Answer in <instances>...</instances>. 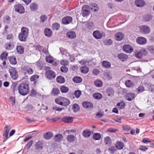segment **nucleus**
<instances>
[{
  "instance_id": "c85d7f7f",
  "label": "nucleus",
  "mask_w": 154,
  "mask_h": 154,
  "mask_svg": "<svg viewBox=\"0 0 154 154\" xmlns=\"http://www.w3.org/2000/svg\"><path fill=\"white\" fill-rule=\"evenodd\" d=\"M91 134V131L88 129L84 130L82 133V135L85 137H89Z\"/></svg>"
},
{
  "instance_id": "774afa93",
  "label": "nucleus",
  "mask_w": 154,
  "mask_h": 154,
  "mask_svg": "<svg viewBox=\"0 0 154 154\" xmlns=\"http://www.w3.org/2000/svg\"><path fill=\"white\" fill-rule=\"evenodd\" d=\"M124 130L126 131H128L131 129L130 127L128 125H125L123 127Z\"/></svg>"
},
{
  "instance_id": "a18cd8bd",
  "label": "nucleus",
  "mask_w": 154,
  "mask_h": 154,
  "mask_svg": "<svg viewBox=\"0 0 154 154\" xmlns=\"http://www.w3.org/2000/svg\"><path fill=\"white\" fill-rule=\"evenodd\" d=\"M125 84L128 87H131L134 86V83L130 80H128L126 81Z\"/></svg>"
},
{
  "instance_id": "6e6d98bb",
  "label": "nucleus",
  "mask_w": 154,
  "mask_h": 154,
  "mask_svg": "<svg viewBox=\"0 0 154 154\" xmlns=\"http://www.w3.org/2000/svg\"><path fill=\"white\" fill-rule=\"evenodd\" d=\"M60 64L63 65H68L69 64V61L65 59L61 60L60 61Z\"/></svg>"
},
{
  "instance_id": "cd10ccee",
  "label": "nucleus",
  "mask_w": 154,
  "mask_h": 154,
  "mask_svg": "<svg viewBox=\"0 0 154 154\" xmlns=\"http://www.w3.org/2000/svg\"><path fill=\"white\" fill-rule=\"evenodd\" d=\"M44 33L45 35L48 37H50L52 34L51 30L49 28H46L44 30Z\"/></svg>"
},
{
  "instance_id": "c03bdc74",
  "label": "nucleus",
  "mask_w": 154,
  "mask_h": 154,
  "mask_svg": "<svg viewBox=\"0 0 154 154\" xmlns=\"http://www.w3.org/2000/svg\"><path fill=\"white\" fill-rule=\"evenodd\" d=\"M108 150L110 153L112 154L117 151V149L115 146H111L109 148Z\"/></svg>"
},
{
  "instance_id": "9b49d317",
  "label": "nucleus",
  "mask_w": 154,
  "mask_h": 154,
  "mask_svg": "<svg viewBox=\"0 0 154 154\" xmlns=\"http://www.w3.org/2000/svg\"><path fill=\"white\" fill-rule=\"evenodd\" d=\"M137 42L139 45H143L146 43L147 42L146 39L144 37H139L136 39Z\"/></svg>"
},
{
  "instance_id": "6ab92c4d",
  "label": "nucleus",
  "mask_w": 154,
  "mask_h": 154,
  "mask_svg": "<svg viewBox=\"0 0 154 154\" xmlns=\"http://www.w3.org/2000/svg\"><path fill=\"white\" fill-rule=\"evenodd\" d=\"M124 37V35L122 32H118L117 33L115 36L116 40L117 41H120Z\"/></svg>"
},
{
  "instance_id": "5701e85b",
  "label": "nucleus",
  "mask_w": 154,
  "mask_h": 154,
  "mask_svg": "<svg viewBox=\"0 0 154 154\" xmlns=\"http://www.w3.org/2000/svg\"><path fill=\"white\" fill-rule=\"evenodd\" d=\"M63 121L66 123H69L72 122L73 121V118L72 117L65 116L62 119Z\"/></svg>"
},
{
  "instance_id": "ddd939ff",
  "label": "nucleus",
  "mask_w": 154,
  "mask_h": 154,
  "mask_svg": "<svg viewBox=\"0 0 154 154\" xmlns=\"http://www.w3.org/2000/svg\"><path fill=\"white\" fill-rule=\"evenodd\" d=\"M135 94L132 93L127 94L125 96V99L128 101L132 100L135 97Z\"/></svg>"
},
{
  "instance_id": "37998d69",
  "label": "nucleus",
  "mask_w": 154,
  "mask_h": 154,
  "mask_svg": "<svg viewBox=\"0 0 154 154\" xmlns=\"http://www.w3.org/2000/svg\"><path fill=\"white\" fill-rule=\"evenodd\" d=\"M104 141L106 145L110 144L111 143V140L109 137H106L104 138Z\"/></svg>"
},
{
  "instance_id": "603ef678",
  "label": "nucleus",
  "mask_w": 154,
  "mask_h": 154,
  "mask_svg": "<svg viewBox=\"0 0 154 154\" xmlns=\"http://www.w3.org/2000/svg\"><path fill=\"white\" fill-rule=\"evenodd\" d=\"M43 144L41 142L37 143L35 145V148L37 149H42L43 147Z\"/></svg>"
},
{
  "instance_id": "f8f14e48",
  "label": "nucleus",
  "mask_w": 154,
  "mask_h": 154,
  "mask_svg": "<svg viewBox=\"0 0 154 154\" xmlns=\"http://www.w3.org/2000/svg\"><path fill=\"white\" fill-rule=\"evenodd\" d=\"M4 47L7 50H11L14 48V44L11 42H7L5 45Z\"/></svg>"
},
{
  "instance_id": "4c0bfd02",
  "label": "nucleus",
  "mask_w": 154,
  "mask_h": 154,
  "mask_svg": "<svg viewBox=\"0 0 154 154\" xmlns=\"http://www.w3.org/2000/svg\"><path fill=\"white\" fill-rule=\"evenodd\" d=\"M73 81L75 83H79L82 81V79L79 77H75L73 78Z\"/></svg>"
},
{
  "instance_id": "dca6fc26",
  "label": "nucleus",
  "mask_w": 154,
  "mask_h": 154,
  "mask_svg": "<svg viewBox=\"0 0 154 154\" xmlns=\"http://www.w3.org/2000/svg\"><path fill=\"white\" fill-rule=\"evenodd\" d=\"M72 21V18L69 16L64 17L62 20V22L63 24H68Z\"/></svg>"
},
{
  "instance_id": "09e8293b",
  "label": "nucleus",
  "mask_w": 154,
  "mask_h": 154,
  "mask_svg": "<svg viewBox=\"0 0 154 154\" xmlns=\"http://www.w3.org/2000/svg\"><path fill=\"white\" fill-rule=\"evenodd\" d=\"M72 109L75 112H76L79 109V105L77 104H74L72 106Z\"/></svg>"
},
{
  "instance_id": "2f4dec72",
  "label": "nucleus",
  "mask_w": 154,
  "mask_h": 154,
  "mask_svg": "<svg viewBox=\"0 0 154 154\" xmlns=\"http://www.w3.org/2000/svg\"><path fill=\"white\" fill-rule=\"evenodd\" d=\"M16 49L17 52L20 54H23L24 52V49L21 45H18Z\"/></svg>"
},
{
  "instance_id": "9d476101",
  "label": "nucleus",
  "mask_w": 154,
  "mask_h": 154,
  "mask_svg": "<svg viewBox=\"0 0 154 154\" xmlns=\"http://www.w3.org/2000/svg\"><path fill=\"white\" fill-rule=\"evenodd\" d=\"M89 6L87 5L84 6L82 9L81 14L82 16L84 17H87L89 15L90 12L88 10Z\"/></svg>"
},
{
  "instance_id": "72a5a7b5",
  "label": "nucleus",
  "mask_w": 154,
  "mask_h": 154,
  "mask_svg": "<svg viewBox=\"0 0 154 154\" xmlns=\"http://www.w3.org/2000/svg\"><path fill=\"white\" fill-rule=\"evenodd\" d=\"M60 92V91L59 89L55 88L52 89L51 94L53 95L57 96L59 94Z\"/></svg>"
},
{
  "instance_id": "aec40b11",
  "label": "nucleus",
  "mask_w": 154,
  "mask_h": 154,
  "mask_svg": "<svg viewBox=\"0 0 154 154\" xmlns=\"http://www.w3.org/2000/svg\"><path fill=\"white\" fill-rule=\"evenodd\" d=\"M53 136L52 133L50 131L45 133L43 135L44 138L46 140H49L52 138Z\"/></svg>"
},
{
  "instance_id": "423d86ee",
  "label": "nucleus",
  "mask_w": 154,
  "mask_h": 154,
  "mask_svg": "<svg viewBox=\"0 0 154 154\" xmlns=\"http://www.w3.org/2000/svg\"><path fill=\"white\" fill-rule=\"evenodd\" d=\"M9 72L10 74L11 78L14 80H16L18 77L17 72L16 69L13 67L9 68Z\"/></svg>"
},
{
  "instance_id": "c9c22d12",
  "label": "nucleus",
  "mask_w": 154,
  "mask_h": 154,
  "mask_svg": "<svg viewBox=\"0 0 154 154\" xmlns=\"http://www.w3.org/2000/svg\"><path fill=\"white\" fill-rule=\"evenodd\" d=\"M93 97L97 100H99L101 99L102 97V94L100 93H95L93 94Z\"/></svg>"
},
{
  "instance_id": "7ed1b4c3",
  "label": "nucleus",
  "mask_w": 154,
  "mask_h": 154,
  "mask_svg": "<svg viewBox=\"0 0 154 154\" xmlns=\"http://www.w3.org/2000/svg\"><path fill=\"white\" fill-rule=\"evenodd\" d=\"M55 102L60 105L66 106L69 104L70 101L68 99L63 97H59L55 99Z\"/></svg>"
},
{
  "instance_id": "f704fd0d",
  "label": "nucleus",
  "mask_w": 154,
  "mask_h": 154,
  "mask_svg": "<svg viewBox=\"0 0 154 154\" xmlns=\"http://www.w3.org/2000/svg\"><path fill=\"white\" fill-rule=\"evenodd\" d=\"M30 9L33 11H35L37 10L38 8L37 4L35 3H31L30 5Z\"/></svg>"
},
{
  "instance_id": "49530a36",
  "label": "nucleus",
  "mask_w": 154,
  "mask_h": 154,
  "mask_svg": "<svg viewBox=\"0 0 154 154\" xmlns=\"http://www.w3.org/2000/svg\"><path fill=\"white\" fill-rule=\"evenodd\" d=\"M125 103L123 101H121L120 103H117L116 106L119 109H123L125 107Z\"/></svg>"
},
{
  "instance_id": "f3484780",
  "label": "nucleus",
  "mask_w": 154,
  "mask_h": 154,
  "mask_svg": "<svg viewBox=\"0 0 154 154\" xmlns=\"http://www.w3.org/2000/svg\"><path fill=\"white\" fill-rule=\"evenodd\" d=\"M115 145L116 148L118 150L122 149L124 146L123 143L121 141L117 142L115 143Z\"/></svg>"
},
{
  "instance_id": "13d9d810",
  "label": "nucleus",
  "mask_w": 154,
  "mask_h": 154,
  "mask_svg": "<svg viewBox=\"0 0 154 154\" xmlns=\"http://www.w3.org/2000/svg\"><path fill=\"white\" fill-rule=\"evenodd\" d=\"M81 94V92L80 90H76L74 93V94L76 98H79Z\"/></svg>"
},
{
  "instance_id": "8fccbe9b",
  "label": "nucleus",
  "mask_w": 154,
  "mask_h": 154,
  "mask_svg": "<svg viewBox=\"0 0 154 154\" xmlns=\"http://www.w3.org/2000/svg\"><path fill=\"white\" fill-rule=\"evenodd\" d=\"M152 18V17L150 15H145L143 18V20L146 21L148 22L151 20Z\"/></svg>"
},
{
  "instance_id": "c756f323",
  "label": "nucleus",
  "mask_w": 154,
  "mask_h": 154,
  "mask_svg": "<svg viewBox=\"0 0 154 154\" xmlns=\"http://www.w3.org/2000/svg\"><path fill=\"white\" fill-rule=\"evenodd\" d=\"M94 84L98 87H101L102 86L103 82L101 80L97 79L94 81Z\"/></svg>"
},
{
  "instance_id": "680f3d73",
  "label": "nucleus",
  "mask_w": 154,
  "mask_h": 154,
  "mask_svg": "<svg viewBox=\"0 0 154 154\" xmlns=\"http://www.w3.org/2000/svg\"><path fill=\"white\" fill-rule=\"evenodd\" d=\"M100 72V71L99 69H95L93 70V74L94 75H98Z\"/></svg>"
},
{
  "instance_id": "864d4df0",
  "label": "nucleus",
  "mask_w": 154,
  "mask_h": 154,
  "mask_svg": "<svg viewBox=\"0 0 154 154\" xmlns=\"http://www.w3.org/2000/svg\"><path fill=\"white\" fill-rule=\"evenodd\" d=\"M60 27V25L57 23H55L53 24L52 29L54 30H57Z\"/></svg>"
},
{
  "instance_id": "5fc2aeb1",
  "label": "nucleus",
  "mask_w": 154,
  "mask_h": 154,
  "mask_svg": "<svg viewBox=\"0 0 154 154\" xmlns=\"http://www.w3.org/2000/svg\"><path fill=\"white\" fill-rule=\"evenodd\" d=\"M41 22L42 23L46 21L47 19V17L44 15H41L40 17Z\"/></svg>"
},
{
  "instance_id": "4468645a",
  "label": "nucleus",
  "mask_w": 154,
  "mask_h": 154,
  "mask_svg": "<svg viewBox=\"0 0 154 154\" xmlns=\"http://www.w3.org/2000/svg\"><path fill=\"white\" fill-rule=\"evenodd\" d=\"M124 51L127 53H131L133 51V50L131 46L129 45H125L123 47Z\"/></svg>"
},
{
  "instance_id": "473e14b6",
  "label": "nucleus",
  "mask_w": 154,
  "mask_h": 154,
  "mask_svg": "<svg viewBox=\"0 0 154 154\" xmlns=\"http://www.w3.org/2000/svg\"><path fill=\"white\" fill-rule=\"evenodd\" d=\"M102 66L106 68H109L111 66L110 63L108 61L104 60L102 62Z\"/></svg>"
},
{
  "instance_id": "f257e3e1",
  "label": "nucleus",
  "mask_w": 154,
  "mask_h": 154,
  "mask_svg": "<svg viewBox=\"0 0 154 154\" xmlns=\"http://www.w3.org/2000/svg\"><path fill=\"white\" fill-rule=\"evenodd\" d=\"M18 90L19 93L22 95L25 96L29 92V85L25 83H22L18 85Z\"/></svg>"
},
{
  "instance_id": "4d7b16f0",
  "label": "nucleus",
  "mask_w": 154,
  "mask_h": 154,
  "mask_svg": "<svg viewBox=\"0 0 154 154\" xmlns=\"http://www.w3.org/2000/svg\"><path fill=\"white\" fill-rule=\"evenodd\" d=\"M11 129V127L10 125H6L4 128V131L3 132L8 134Z\"/></svg>"
},
{
  "instance_id": "2eb2a0df",
  "label": "nucleus",
  "mask_w": 154,
  "mask_h": 154,
  "mask_svg": "<svg viewBox=\"0 0 154 154\" xmlns=\"http://www.w3.org/2000/svg\"><path fill=\"white\" fill-rule=\"evenodd\" d=\"M82 105L86 109L92 108L93 106V104L87 101L83 102Z\"/></svg>"
},
{
  "instance_id": "338daca9",
  "label": "nucleus",
  "mask_w": 154,
  "mask_h": 154,
  "mask_svg": "<svg viewBox=\"0 0 154 154\" xmlns=\"http://www.w3.org/2000/svg\"><path fill=\"white\" fill-rule=\"evenodd\" d=\"M148 50L151 53H154V48L153 46L147 47Z\"/></svg>"
},
{
  "instance_id": "1a4fd4ad",
  "label": "nucleus",
  "mask_w": 154,
  "mask_h": 154,
  "mask_svg": "<svg viewBox=\"0 0 154 154\" xmlns=\"http://www.w3.org/2000/svg\"><path fill=\"white\" fill-rule=\"evenodd\" d=\"M139 29L141 32L146 34L149 33L150 31V28L146 25H142L140 26Z\"/></svg>"
},
{
  "instance_id": "4be33fe9",
  "label": "nucleus",
  "mask_w": 154,
  "mask_h": 154,
  "mask_svg": "<svg viewBox=\"0 0 154 154\" xmlns=\"http://www.w3.org/2000/svg\"><path fill=\"white\" fill-rule=\"evenodd\" d=\"M135 3V5L139 7H143L145 4V2L143 0H136Z\"/></svg>"
},
{
  "instance_id": "de8ad7c7",
  "label": "nucleus",
  "mask_w": 154,
  "mask_h": 154,
  "mask_svg": "<svg viewBox=\"0 0 154 154\" xmlns=\"http://www.w3.org/2000/svg\"><path fill=\"white\" fill-rule=\"evenodd\" d=\"M101 137V134L99 133H96L93 135V138L95 140H100Z\"/></svg>"
},
{
  "instance_id": "0e129e2a",
  "label": "nucleus",
  "mask_w": 154,
  "mask_h": 154,
  "mask_svg": "<svg viewBox=\"0 0 154 154\" xmlns=\"http://www.w3.org/2000/svg\"><path fill=\"white\" fill-rule=\"evenodd\" d=\"M140 53L142 55H146L147 54V51L144 48H142L140 51Z\"/></svg>"
},
{
  "instance_id": "393cba45",
  "label": "nucleus",
  "mask_w": 154,
  "mask_h": 154,
  "mask_svg": "<svg viewBox=\"0 0 154 154\" xmlns=\"http://www.w3.org/2000/svg\"><path fill=\"white\" fill-rule=\"evenodd\" d=\"M114 91L112 88L109 87L106 90V93L109 96H112L113 95Z\"/></svg>"
},
{
  "instance_id": "3c124183",
  "label": "nucleus",
  "mask_w": 154,
  "mask_h": 154,
  "mask_svg": "<svg viewBox=\"0 0 154 154\" xmlns=\"http://www.w3.org/2000/svg\"><path fill=\"white\" fill-rule=\"evenodd\" d=\"M46 61L49 63H52L54 62V59L51 56H48L46 57Z\"/></svg>"
},
{
  "instance_id": "a19ab883",
  "label": "nucleus",
  "mask_w": 154,
  "mask_h": 154,
  "mask_svg": "<svg viewBox=\"0 0 154 154\" xmlns=\"http://www.w3.org/2000/svg\"><path fill=\"white\" fill-rule=\"evenodd\" d=\"M8 56V54L7 52L4 51L1 55L0 58L2 60H5L6 59L7 56Z\"/></svg>"
},
{
  "instance_id": "b1692460",
  "label": "nucleus",
  "mask_w": 154,
  "mask_h": 154,
  "mask_svg": "<svg viewBox=\"0 0 154 154\" xmlns=\"http://www.w3.org/2000/svg\"><path fill=\"white\" fill-rule=\"evenodd\" d=\"M66 36L70 38H74L76 37V34L73 31H70L66 33Z\"/></svg>"
},
{
  "instance_id": "20e7f679",
  "label": "nucleus",
  "mask_w": 154,
  "mask_h": 154,
  "mask_svg": "<svg viewBox=\"0 0 154 154\" xmlns=\"http://www.w3.org/2000/svg\"><path fill=\"white\" fill-rule=\"evenodd\" d=\"M21 70L25 76H27V74L31 75L33 73L32 69L27 64H24L22 67Z\"/></svg>"
},
{
  "instance_id": "ea45409f",
  "label": "nucleus",
  "mask_w": 154,
  "mask_h": 154,
  "mask_svg": "<svg viewBox=\"0 0 154 154\" xmlns=\"http://www.w3.org/2000/svg\"><path fill=\"white\" fill-rule=\"evenodd\" d=\"M60 89L61 92L63 93H67L69 90L68 87L64 85H63L61 87Z\"/></svg>"
},
{
  "instance_id": "6e6552de",
  "label": "nucleus",
  "mask_w": 154,
  "mask_h": 154,
  "mask_svg": "<svg viewBox=\"0 0 154 154\" xmlns=\"http://www.w3.org/2000/svg\"><path fill=\"white\" fill-rule=\"evenodd\" d=\"M14 8L15 11L20 14H23L25 12V10L24 7L20 4L15 5L14 7Z\"/></svg>"
},
{
  "instance_id": "e2e57ef3",
  "label": "nucleus",
  "mask_w": 154,
  "mask_h": 154,
  "mask_svg": "<svg viewBox=\"0 0 154 154\" xmlns=\"http://www.w3.org/2000/svg\"><path fill=\"white\" fill-rule=\"evenodd\" d=\"M39 78V76L38 75H35L32 76L30 80L31 81H33L38 79Z\"/></svg>"
},
{
  "instance_id": "052dcab7",
  "label": "nucleus",
  "mask_w": 154,
  "mask_h": 154,
  "mask_svg": "<svg viewBox=\"0 0 154 154\" xmlns=\"http://www.w3.org/2000/svg\"><path fill=\"white\" fill-rule=\"evenodd\" d=\"M137 89L138 93H141L144 91V87L142 86H140Z\"/></svg>"
},
{
  "instance_id": "39448f33",
  "label": "nucleus",
  "mask_w": 154,
  "mask_h": 154,
  "mask_svg": "<svg viewBox=\"0 0 154 154\" xmlns=\"http://www.w3.org/2000/svg\"><path fill=\"white\" fill-rule=\"evenodd\" d=\"M46 70L45 75L48 79L51 80L55 77L56 74L55 72L51 69L50 67H46Z\"/></svg>"
},
{
  "instance_id": "412c9836",
  "label": "nucleus",
  "mask_w": 154,
  "mask_h": 154,
  "mask_svg": "<svg viewBox=\"0 0 154 154\" xmlns=\"http://www.w3.org/2000/svg\"><path fill=\"white\" fill-rule=\"evenodd\" d=\"M76 139V137L72 134L68 135L66 137L67 140L69 142H73Z\"/></svg>"
},
{
  "instance_id": "7c9ffc66",
  "label": "nucleus",
  "mask_w": 154,
  "mask_h": 154,
  "mask_svg": "<svg viewBox=\"0 0 154 154\" xmlns=\"http://www.w3.org/2000/svg\"><path fill=\"white\" fill-rule=\"evenodd\" d=\"M63 135L61 134H59L55 136L54 139L55 140V141L60 142L63 138Z\"/></svg>"
},
{
  "instance_id": "bb28decb",
  "label": "nucleus",
  "mask_w": 154,
  "mask_h": 154,
  "mask_svg": "<svg viewBox=\"0 0 154 154\" xmlns=\"http://www.w3.org/2000/svg\"><path fill=\"white\" fill-rule=\"evenodd\" d=\"M8 59L11 64L15 65L17 63L16 59L14 56H10L8 57Z\"/></svg>"
},
{
  "instance_id": "a878e982",
  "label": "nucleus",
  "mask_w": 154,
  "mask_h": 154,
  "mask_svg": "<svg viewBox=\"0 0 154 154\" xmlns=\"http://www.w3.org/2000/svg\"><path fill=\"white\" fill-rule=\"evenodd\" d=\"M118 58L122 61H124L127 59L128 56L124 54H120L118 55Z\"/></svg>"
},
{
  "instance_id": "bf43d9fd",
  "label": "nucleus",
  "mask_w": 154,
  "mask_h": 154,
  "mask_svg": "<svg viewBox=\"0 0 154 154\" xmlns=\"http://www.w3.org/2000/svg\"><path fill=\"white\" fill-rule=\"evenodd\" d=\"M60 70L62 72L66 73L68 71V69L66 66H62L60 67Z\"/></svg>"
},
{
  "instance_id": "79ce46f5",
  "label": "nucleus",
  "mask_w": 154,
  "mask_h": 154,
  "mask_svg": "<svg viewBox=\"0 0 154 154\" xmlns=\"http://www.w3.org/2000/svg\"><path fill=\"white\" fill-rule=\"evenodd\" d=\"M57 82L60 83H63L65 81L64 78L62 76H58L56 79Z\"/></svg>"
},
{
  "instance_id": "e433bc0d",
  "label": "nucleus",
  "mask_w": 154,
  "mask_h": 154,
  "mask_svg": "<svg viewBox=\"0 0 154 154\" xmlns=\"http://www.w3.org/2000/svg\"><path fill=\"white\" fill-rule=\"evenodd\" d=\"M80 70L82 73L85 74L87 73L89 71L88 68L85 66H82L80 68Z\"/></svg>"
},
{
  "instance_id": "58836bf2",
  "label": "nucleus",
  "mask_w": 154,
  "mask_h": 154,
  "mask_svg": "<svg viewBox=\"0 0 154 154\" xmlns=\"http://www.w3.org/2000/svg\"><path fill=\"white\" fill-rule=\"evenodd\" d=\"M91 9L93 10L94 11H97L98 10L99 8L97 5L95 3H92L90 6Z\"/></svg>"
},
{
  "instance_id": "f03ea898",
  "label": "nucleus",
  "mask_w": 154,
  "mask_h": 154,
  "mask_svg": "<svg viewBox=\"0 0 154 154\" xmlns=\"http://www.w3.org/2000/svg\"><path fill=\"white\" fill-rule=\"evenodd\" d=\"M29 29L27 28L23 27L21 29V32L18 35V38L21 41L25 42L26 40L28 35Z\"/></svg>"
},
{
  "instance_id": "69168bd1",
  "label": "nucleus",
  "mask_w": 154,
  "mask_h": 154,
  "mask_svg": "<svg viewBox=\"0 0 154 154\" xmlns=\"http://www.w3.org/2000/svg\"><path fill=\"white\" fill-rule=\"evenodd\" d=\"M105 43L106 45H110L112 44V41L111 39H108L106 40Z\"/></svg>"
},
{
  "instance_id": "0eeeda50",
  "label": "nucleus",
  "mask_w": 154,
  "mask_h": 154,
  "mask_svg": "<svg viewBox=\"0 0 154 154\" xmlns=\"http://www.w3.org/2000/svg\"><path fill=\"white\" fill-rule=\"evenodd\" d=\"M93 35L97 39H100L102 37L105 36V33L102 31L100 32L98 30H96L93 32Z\"/></svg>"
},
{
  "instance_id": "a211bd4d",
  "label": "nucleus",
  "mask_w": 154,
  "mask_h": 154,
  "mask_svg": "<svg viewBox=\"0 0 154 154\" xmlns=\"http://www.w3.org/2000/svg\"><path fill=\"white\" fill-rule=\"evenodd\" d=\"M104 79L107 81H109L112 79V76L111 73L108 72L104 73L103 75Z\"/></svg>"
}]
</instances>
